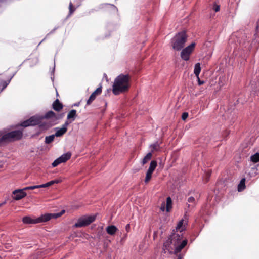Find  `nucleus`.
<instances>
[{"label": "nucleus", "instance_id": "6ab92c4d", "mask_svg": "<svg viewBox=\"0 0 259 259\" xmlns=\"http://www.w3.org/2000/svg\"><path fill=\"white\" fill-rule=\"evenodd\" d=\"M166 210L167 212H168L170 211V209L171 208V205H172V201L171 198L168 197L166 199Z\"/></svg>", "mask_w": 259, "mask_h": 259}, {"label": "nucleus", "instance_id": "f257e3e1", "mask_svg": "<svg viewBox=\"0 0 259 259\" xmlns=\"http://www.w3.org/2000/svg\"><path fill=\"white\" fill-rule=\"evenodd\" d=\"M182 239V235L178 233H173L170 237L164 242L163 249L172 253L174 250V253L177 254L186 245L187 241L186 239Z\"/></svg>", "mask_w": 259, "mask_h": 259}, {"label": "nucleus", "instance_id": "ddd939ff", "mask_svg": "<svg viewBox=\"0 0 259 259\" xmlns=\"http://www.w3.org/2000/svg\"><path fill=\"white\" fill-rule=\"evenodd\" d=\"M102 92L101 87L98 88L90 96L89 99L87 102V105H90L92 102L95 99L97 96L100 95Z\"/></svg>", "mask_w": 259, "mask_h": 259}, {"label": "nucleus", "instance_id": "f704fd0d", "mask_svg": "<svg viewBox=\"0 0 259 259\" xmlns=\"http://www.w3.org/2000/svg\"><path fill=\"white\" fill-rule=\"evenodd\" d=\"M197 78V80H198V84L199 85H202L203 84L204 82L203 81H201L200 78H199V77L198 76V78Z\"/></svg>", "mask_w": 259, "mask_h": 259}, {"label": "nucleus", "instance_id": "7c9ffc66", "mask_svg": "<svg viewBox=\"0 0 259 259\" xmlns=\"http://www.w3.org/2000/svg\"><path fill=\"white\" fill-rule=\"evenodd\" d=\"M75 9L73 8V5L71 3L69 4V11L70 13H72L74 11Z\"/></svg>", "mask_w": 259, "mask_h": 259}, {"label": "nucleus", "instance_id": "4c0bfd02", "mask_svg": "<svg viewBox=\"0 0 259 259\" xmlns=\"http://www.w3.org/2000/svg\"><path fill=\"white\" fill-rule=\"evenodd\" d=\"M2 205V204H0V206Z\"/></svg>", "mask_w": 259, "mask_h": 259}, {"label": "nucleus", "instance_id": "473e14b6", "mask_svg": "<svg viewBox=\"0 0 259 259\" xmlns=\"http://www.w3.org/2000/svg\"><path fill=\"white\" fill-rule=\"evenodd\" d=\"M194 201H195V199H194V197H189V198H188V202H189V203H192V202H194Z\"/></svg>", "mask_w": 259, "mask_h": 259}, {"label": "nucleus", "instance_id": "c85d7f7f", "mask_svg": "<svg viewBox=\"0 0 259 259\" xmlns=\"http://www.w3.org/2000/svg\"><path fill=\"white\" fill-rule=\"evenodd\" d=\"M49 187L48 182L46 184H41V185H36L37 188H45V187Z\"/></svg>", "mask_w": 259, "mask_h": 259}, {"label": "nucleus", "instance_id": "6e6552de", "mask_svg": "<svg viewBox=\"0 0 259 259\" xmlns=\"http://www.w3.org/2000/svg\"><path fill=\"white\" fill-rule=\"evenodd\" d=\"M157 166V162L156 161H152L150 162L149 167L146 172V177L145 179V183H148L151 179L152 173Z\"/></svg>", "mask_w": 259, "mask_h": 259}, {"label": "nucleus", "instance_id": "9b49d317", "mask_svg": "<svg viewBox=\"0 0 259 259\" xmlns=\"http://www.w3.org/2000/svg\"><path fill=\"white\" fill-rule=\"evenodd\" d=\"M69 124V123L66 121L64 123V124L62 125V127L55 128L56 133L54 135L56 137H61L67 131V126Z\"/></svg>", "mask_w": 259, "mask_h": 259}, {"label": "nucleus", "instance_id": "423d86ee", "mask_svg": "<svg viewBox=\"0 0 259 259\" xmlns=\"http://www.w3.org/2000/svg\"><path fill=\"white\" fill-rule=\"evenodd\" d=\"M95 220V216L83 217L78 220L74 226L77 228L85 226L94 222Z\"/></svg>", "mask_w": 259, "mask_h": 259}, {"label": "nucleus", "instance_id": "20e7f679", "mask_svg": "<svg viewBox=\"0 0 259 259\" xmlns=\"http://www.w3.org/2000/svg\"><path fill=\"white\" fill-rule=\"evenodd\" d=\"M187 38L186 32L184 31L177 34L172 39V48L177 51L181 50L184 47Z\"/></svg>", "mask_w": 259, "mask_h": 259}, {"label": "nucleus", "instance_id": "dca6fc26", "mask_svg": "<svg viewBox=\"0 0 259 259\" xmlns=\"http://www.w3.org/2000/svg\"><path fill=\"white\" fill-rule=\"evenodd\" d=\"M53 108L55 110L60 111L62 109L63 105L58 99H56L53 104Z\"/></svg>", "mask_w": 259, "mask_h": 259}, {"label": "nucleus", "instance_id": "412c9836", "mask_svg": "<svg viewBox=\"0 0 259 259\" xmlns=\"http://www.w3.org/2000/svg\"><path fill=\"white\" fill-rule=\"evenodd\" d=\"M152 158V153L149 152L144 157L142 160V164L144 165L148 162Z\"/></svg>", "mask_w": 259, "mask_h": 259}, {"label": "nucleus", "instance_id": "aec40b11", "mask_svg": "<svg viewBox=\"0 0 259 259\" xmlns=\"http://www.w3.org/2000/svg\"><path fill=\"white\" fill-rule=\"evenodd\" d=\"M76 116V111L75 110H71L67 115V119H70L73 118L72 120H74L75 117Z\"/></svg>", "mask_w": 259, "mask_h": 259}, {"label": "nucleus", "instance_id": "f03ea898", "mask_svg": "<svg viewBox=\"0 0 259 259\" xmlns=\"http://www.w3.org/2000/svg\"><path fill=\"white\" fill-rule=\"evenodd\" d=\"M130 80L128 75L120 74L117 76L113 85V93L116 95L127 91L130 86Z\"/></svg>", "mask_w": 259, "mask_h": 259}, {"label": "nucleus", "instance_id": "39448f33", "mask_svg": "<svg viewBox=\"0 0 259 259\" xmlns=\"http://www.w3.org/2000/svg\"><path fill=\"white\" fill-rule=\"evenodd\" d=\"M65 212L64 210H62L59 213H46L38 217L36 219L35 222L38 223L45 222L50 220L51 218H57L60 217Z\"/></svg>", "mask_w": 259, "mask_h": 259}, {"label": "nucleus", "instance_id": "c9c22d12", "mask_svg": "<svg viewBox=\"0 0 259 259\" xmlns=\"http://www.w3.org/2000/svg\"><path fill=\"white\" fill-rule=\"evenodd\" d=\"M130 224H127V225H126L125 229H126V230L127 231H128V230L130 229Z\"/></svg>", "mask_w": 259, "mask_h": 259}, {"label": "nucleus", "instance_id": "7ed1b4c3", "mask_svg": "<svg viewBox=\"0 0 259 259\" xmlns=\"http://www.w3.org/2000/svg\"><path fill=\"white\" fill-rule=\"evenodd\" d=\"M0 136V146H1L8 143L20 140L23 136V133L20 130H16L10 132L3 133Z\"/></svg>", "mask_w": 259, "mask_h": 259}, {"label": "nucleus", "instance_id": "cd10ccee", "mask_svg": "<svg viewBox=\"0 0 259 259\" xmlns=\"http://www.w3.org/2000/svg\"><path fill=\"white\" fill-rule=\"evenodd\" d=\"M36 188H37L36 185H35V186H29V187H25L24 188H23V190L25 191V190H33V189H36Z\"/></svg>", "mask_w": 259, "mask_h": 259}, {"label": "nucleus", "instance_id": "4be33fe9", "mask_svg": "<svg viewBox=\"0 0 259 259\" xmlns=\"http://www.w3.org/2000/svg\"><path fill=\"white\" fill-rule=\"evenodd\" d=\"M245 179H242L241 180V181L238 186V191H239V192L242 191L245 188Z\"/></svg>", "mask_w": 259, "mask_h": 259}, {"label": "nucleus", "instance_id": "393cba45", "mask_svg": "<svg viewBox=\"0 0 259 259\" xmlns=\"http://www.w3.org/2000/svg\"><path fill=\"white\" fill-rule=\"evenodd\" d=\"M55 137H56L54 135H52L49 136H47L45 138V142L47 144H50L52 142H53L54 140Z\"/></svg>", "mask_w": 259, "mask_h": 259}, {"label": "nucleus", "instance_id": "b1692460", "mask_svg": "<svg viewBox=\"0 0 259 259\" xmlns=\"http://www.w3.org/2000/svg\"><path fill=\"white\" fill-rule=\"evenodd\" d=\"M250 160L254 163L259 161V153H256L250 157Z\"/></svg>", "mask_w": 259, "mask_h": 259}, {"label": "nucleus", "instance_id": "5701e85b", "mask_svg": "<svg viewBox=\"0 0 259 259\" xmlns=\"http://www.w3.org/2000/svg\"><path fill=\"white\" fill-rule=\"evenodd\" d=\"M150 148H151V152L158 151L160 150V146L157 142L151 145Z\"/></svg>", "mask_w": 259, "mask_h": 259}, {"label": "nucleus", "instance_id": "bb28decb", "mask_svg": "<svg viewBox=\"0 0 259 259\" xmlns=\"http://www.w3.org/2000/svg\"><path fill=\"white\" fill-rule=\"evenodd\" d=\"M62 182L61 179H56L54 180L48 182L49 186H50L54 184H58Z\"/></svg>", "mask_w": 259, "mask_h": 259}, {"label": "nucleus", "instance_id": "a211bd4d", "mask_svg": "<svg viewBox=\"0 0 259 259\" xmlns=\"http://www.w3.org/2000/svg\"><path fill=\"white\" fill-rule=\"evenodd\" d=\"M201 71V67L200 63H198L195 65L194 73L196 76L197 78H198L199 74Z\"/></svg>", "mask_w": 259, "mask_h": 259}, {"label": "nucleus", "instance_id": "2eb2a0df", "mask_svg": "<svg viewBox=\"0 0 259 259\" xmlns=\"http://www.w3.org/2000/svg\"><path fill=\"white\" fill-rule=\"evenodd\" d=\"M117 230V228L114 225H110L106 228V231L107 233L111 235H114Z\"/></svg>", "mask_w": 259, "mask_h": 259}, {"label": "nucleus", "instance_id": "c756f323", "mask_svg": "<svg viewBox=\"0 0 259 259\" xmlns=\"http://www.w3.org/2000/svg\"><path fill=\"white\" fill-rule=\"evenodd\" d=\"M188 117V113L187 112H184L182 115V119L183 120H186Z\"/></svg>", "mask_w": 259, "mask_h": 259}, {"label": "nucleus", "instance_id": "72a5a7b5", "mask_svg": "<svg viewBox=\"0 0 259 259\" xmlns=\"http://www.w3.org/2000/svg\"><path fill=\"white\" fill-rule=\"evenodd\" d=\"M165 207H166L165 204L164 203H163L162 204V205H161V206L160 207V209L162 211H164Z\"/></svg>", "mask_w": 259, "mask_h": 259}, {"label": "nucleus", "instance_id": "2f4dec72", "mask_svg": "<svg viewBox=\"0 0 259 259\" xmlns=\"http://www.w3.org/2000/svg\"><path fill=\"white\" fill-rule=\"evenodd\" d=\"M213 9L215 12H218L220 10V6L215 5Z\"/></svg>", "mask_w": 259, "mask_h": 259}, {"label": "nucleus", "instance_id": "9d476101", "mask_svg": "<svg viewBox=\"0 0 259 259\" xmlns=\"http://www.w3.org/2000/svg\"><path fill=\"white\" fill-rule=\"evenodd\" d=\"M71 153L70 152H67L62 155L57 159H56L52 164L53 167H56L58 164L65 162L68 159H69L71 157Z\"/></svg>", "mask_w": 259, "mask_h": 259}, {"label": "nucleus", "instance_id": "1a4fd4ad", "mask_svg": "<svg viewBox=\"0 0 259 259\" xmlns=\"http://www.w3.org/2000/svg\"><path fill=\"white\" fill-rule=\"evenodd\" d=\"M41 118L39 117L33 116L27 120L23 122L21 125L23 127H27L28 126H34L39 123Z\"/></svg>", "mask_w": 259, "mask_h": 259}, {"label": "nucleus", "instance_id": "a878e982", "mask_svg": "<svg viewBox=\"0 0 259 259\" xmlns=\"http://www.w3.org/2000/svg\"><path fill=\"white\" fill-rule=\"evenodd\" d=\"M56 115L55 113L52 111H50L48 112L45 115L44 117L46 118H53L55 117Z\"/></svg>", "mask_w": 259, "mask_h": 259}, {"label": "nucleus", "instance_id": "f8f14e48", "mask_svg": "<svg viewBox=\"0 0 259 259\" xmlns=\"http://www.w3.org/2000/svg\"><path fill=\"white\" fill-rule=\"evenodd\" d=\"M14 195L13 198L16 200L22 199L26 196V193L22 189H18L13 192Z\"/></svg>", "mask_w": 259, "mask_h": 259}, {"label": "nucleus", "instance_id": "4468645a", "mask_svg": "<svg viewBox=\"0 0 259 259\" xmlns=\"http://www.w3.org/2000/svg\"><path fill=\"white\" fill-rule=\"evenodd\" d=\"M186 224V221L184 222L183 220L180 221L176 228L177 231H180L181 233L183 230H184L185 229V225Z\"/></svg>", "mask_w": 259, "mask_h": 259}, {"label": "nucleus", "instance_id": "0eeeda50", "mask_svg": "<svg viewBox=\"0 0 259 259\" xmlns=\"http://www.w3.org/2000/svg\"><path fill=\"white\" fill-rule=\"evenodd\" d=\"M195 46V43H192L182 51L181 53V57L183 60H189L190 55L194 50Z\"/></svg>", "mask_w": 259, "mask_h": 259}, {"label": "nucleus", "instance_id": "e433bc0d", "mask_svg": "<svg viewBox=\"0 0 259 259\" xmlns=\"http://www.w3.org/2000/svg\"><path fill=\"white\" fill-rule=\"evenodd\" d=\"M182 257H183V256H182V255H181V254H179V255H178V258H177V259H182Z\"/></svg>", "mask_w": 259, "mask_h": 259}, {"label": "nucleus", "instance_id": "f3484780", "mask_svg": "<svg viewBox=\"0 0 259 259\" xmlns=\"http://www.w3.org/2000/svg\"><path fill=\"white\" fill-rule=\"evenodd\" d=\"M22 221L25 224H35L36 219L33 220L29 217H25L23 218Z\"/></svg>", "mask_w": 259, "mask_h": 259}]
</instances>
